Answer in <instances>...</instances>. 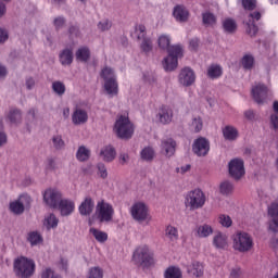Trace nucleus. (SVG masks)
Masks as SVG:
<instances>
[{
  "label": "nucleus",
  "mask_w": 278,
  "mask_h": 278,
  "mask_svg": "<svg viewBox=\"0 0 278 278\" xmlns=\"http://www.w3.org/2000/svg\"><path fill=\"white\" fill-rule=\"evenodd\" d=\"M132 262L136 266H140L141 268H149L155 264L153 260V252L148 248V245H139L134 254Z\"/></svg>",
  "instance_id": "1"
},
{
  "label": "nucleus",
  "mask_w": 278,
  "mask_h": 278,
  "mask_svg": "<svg viewBox=\"0 0 278 278\" xmlns=\"http://www.w3.org/2000/svg\"><path fill=\"white\" fill-rule=\"evenodd\" d=\"M94 216L102 224L112 223L114 220V206L105 200H99L96 205Z\"/></svg>",
  "instance_id": "2"
},
{
  "label": "nucleus",
  "mask_w": 278,
  "mask_h": 278,
  "mask_svg": "<svg viewBox=\"0 0 278 278\" xmlns=\"http://www.w3.org/2000/svg\"><path fill=\"white\" fill-rule=\"evenodd\" d=\"M104 80V90L110 97L118 94V81H116V74L112 67L105 66L100 73Z\"/></svg>",
  "instance_id": "3"
},
{
  "label": "nucleus",
  "mask_w": 278,
  "mask_h": 278,
  "mask_svg": "<svg viewBox=\"0 0 278 278\" xmlns=\"http://www.w3.org/2000/svg\"><path fill=\"white\" fill-rule=\"evenodd\" d=\"M232 247L239 253H247L253 249V237L245 231H238L232 236Z\"/></svg>",
  "instance_id": "4"
},
{
  "label": "nucleus",
  "mask_w": 278,
  "mask_h": 278,
  "mask_svg": "<svg viewBox=\"0 0 278 278\" xmlns=\"http://www.w3.org/2000/svg\"><path fill=\"white\" fill-rule=\"evenodd\" d=\"M179 58H184V48L181 46H172L168 50V55L163 60V68L170 73L177 68Z\"/></svg>",
  "instance_id": "5"
},
{
  "label": "nucleus",
  "mask_w": 278,
  "mask_h": 278,
  "mask_svg": "<svg viewBox=\"0 0 278 278\" xmlns=\"http://www.w3.org/2000/svg\"><path fill=\"white\" fill-rule=\"evenodd\" d=\"M114 130L118 138L129 140L134 136V124L129 117L121 115L115 122Z\"/></svg>",
  "instance_id": "6"
},
{
  "label": "nucleus",
  "mask_w": 278,
  "mask_h": 278,
  "mask_svg": "<svg viewBox=\"0 0 278 278\" xmlns=\"http://www.w3.org/2000/svg\"><path fill=\"white\" fill-rule=\"evenodd\" d=\"M185 205L191 211L201 210L205 205V193L201 189L189 191L185 198Z\"/></svg>",
  "instance_id": "7"
},
{
  "label": "nucleus",
  "mask_w": 278,
  "mask_h": 278,
  "mask_svg": "<svg viewBox=\"0 0 278 278\" xmlns=\"http://www.w3.org/2000/svg\"><path fill=\"white\" fill-rule=\"evenodd\" d=\"M34 268H36V264L27 257L22 256L14 263L15 274L21 278L31 277L34 275Z\"/></svg>",
  "instance_id": "8"
},
{
  "label": "nucleus",
  "mask_w": 278,
  "mask_h": 278,
  "mask_svg": "<svg viewBox=\"0 0 278 278\" xmlns=\"http://www.w3.org/2000/svg\"><path fill=\"white\" fill-rule=\"evenodd\" d=\"M130 216L137 223H150L151 214H149V206L144 202H137L130 207Z\"/></svg>",
  "instance_id": "9"
},
{
  "label": "nucleus",
  "mask_w": 278,
  "mask_h": 278,
  "mask_svg": "<svg viewBox=\"0 0 278 278\" xmlns=\"http://www.w3.org/2000/svg\"><path fill=\"white\" fill-rule=\"evenodd\" d=\"M62 201V192L58 189L49 188L43 192V202L48 207L58 210L59 203Z\"/></svg>",
  "instance_id": "10"
},
{
  "label": "nucleus",
  "mask_w": 278,
  "mask_h": 278,
  "mask_svg": "<svg viewBox=\"0 0 278 278\" xmlns=\"http://www.w3.org/2000/svg\"><path fill=\"white\" fill-rule=\"evenodd\" d=\"M31 205V197L29 194H22L20 198L10 203V211L13 214L21 215L25 212V207Z\"/></svg>",
  "instance_id": "11"
},
{
  "label": "nucleus",
  "mask_w": 278,
  "mask_h": 278,
  "mask_svg": "<svg viewBox=\"0 0 278 278\" xmlns=\"http://www.w3.org/2000/svg\"><path fill=\"white\" fill-rule=\"evenodd\" d=\"M178 81L180 86L189 88V86H192L194 81H197V74H194V71L192 68L185 67L180 71L178 75Z\"/></svg>",
  "instance_id": "12"
},
{
  "label": "nucleus",
  "mask_w": 278,
  "mask_h": 278,
  "mask_svg": "<svg viewBox=\"0 0 278 278\" xmlns=\"http://www.w3.org/2000/svg\"><path fill=\"white\" fill-rule=\"evenodd\" d=\"M228 170L230 177L233 179H240L244 175V161L240 159H233L228 164Z\"/></svg>",
  "instance_id": "13"
},
{
  "label": "nucleus",
  "mask_w": 278,
  "mask_h": 278,
  "mask_svg": "<svg viewBox=\"0 0 278 278\" xmlns=\"http://www.w3.org/2000/svg\"><path fill=\"white\" fill-rule=\"evenodd\" d=\"M192 151L198 157H205L210 153V141L203 137L198 138L193 142Z\"/></svg>",
  "instance_id": "14"
},
{
  "label": "nucleus",
  "mask_w": 278,
  "mask_h": 278,
  "mask_svg": "<svg viewBox=\"0 0 278 278\" xmlns=\"http://www.w3.org/2000/svg\"><path fill=\"white\" fill-rule=\"evenodd\" d=\"M177 150V142L173 138H165L161 140V153L165 157H173Z\"/></svg>",
  "instance_id": "15"
},
{
  "label": "nucleus",
  "mask_w": 278,
  "mask_h": 278,
  "mask_svg": "<svg viewBox=\"0 0 278 278\" xmlns=\"http://www.w3.org/2000/svg\"><path fill=\"white\" fill-rule=\"evenodd\" d=\"M252 97L258 105H262L268 97V87L264 84H258L252 88Z\"/></svg>",
  "instance_id": "16"
},
{
  "label": "nucleus",
  "mask_w": 278,
  "mask_h": 278,
  "mask_svg": "<svg viewBox=\"0 0 278 278\" xmlns=\"http://www.w3.org/2000/svg\"><path fill=\"white\" fill-rule=\"evenodd\" d=\"M56 210L60 211L61 216H71L75 212V202L68 199H61Z\"/></svg>",
  "instance_id": "17"
},
{
  "label": "nucleus",
  "mask_w": 278,
  "mask_h": 278,
  "mask_svg": "<svg viewBox=\"0 0 278 278\" xmlns=\"http://www.w3.org/2000/svg\"><path fill=\"white\" fill-rule=\"evenodd\" d=\"M74 125H86L88 123V112L81 108H76L72 114Z\"/></svg>",
  "instance_id": "18"
},
{
  "label": "nucleus",
  "mask_w": 278,
  "mask_h": 278,
  "mask_svg": "<svg viewBox=\"0 0 278 278\" xmlns=\"http://www.w3.org/2000/svg\"><path fill=\"white\" fill-rule=\"evenodd\" d=\"M187 273L188 275H190V277H193V278L203 277V274H204L203 263L193 261L192 264H190L187 267Z\"/></svg>",
  "instance_id": "19"
},
{
  "label": "nucleus",
  "mask_w": 278,
  "mask_h": 278,
  "mask_svg": "<svg viewBox=\"0 0 278 278\" xmlns=\"http://www.w3.org/2000/svg\"><path fill=\"white\" fill-rule=\"evenodd\" d=\"M78 210L81 216H90L94 210V200H92L90 197H87L85 201L81 202Z\"/></svg>",
  "instance_id": "20"
},
{
  "label": "nucleus",
  "mask_w": 278,
  "mask_h": 278,
  "mask_svg": "<svg viewBox=\"0 0 278 278\" xmlns=\"http://www.w3.org/2000/svg\"><path fill=\"white\" fill-rule=\"evenodd\" d=\"M100 157L103 162H114L116 159V150L112 146H105L100 151Z\"/></svg>",
  "instance_id": "21"
},
{
  "label": "nucleus",
  "mask_w": 278,
  "mask_h": 278,
  "mask_svg": "<svg viewBox=\"0 0 278 278\" xmlns=\"http://www.w3.org/2000/svg\"><path fill=\"white\" fill-rule=\"evenodd\" d=\"M157 116H159V121L163 123V125H168V123L173 121V109L168 106H162L159 110Z\"/></svg>",
  "instance_id": "22"
},
{
  "label": "nucleus",
  "mask_w": 278,
  "mask_h": 278,
  "mask_svg": "<svg viewBox=\"0 0 278 278\" xmlns=\"http://www.w3.org/2000/svg\"><path fill=\"white\" fill-rule=\"evenodd\" d=\"M174 17L179 23H186L188 21V17L190 16V12H188V9L185 7L178 5L174 9Z\"/></svg>",
  "instance_id": "23"
},
{
  "label": "nucleus",
  "mask_w": 278,
  "mask_h": 278,
  "mask_svg": "<svg viewBox=\"0 0 278 278\" xmlns=\"http://www.w3.org/2000/svg\"><path fill=\"white\" fill-rule=\"evenodd\" d=\"M223 136L225 140H229L230 142H233V140H238V128L233 126H226L223 128Z\"/></svg>",
  "instance_id": "24"
},
{
  "label": "nucleus",
  "mask_w": 278,
  "mask_h": 278,
  "mask_svg": "<svg viewBox=\"0 0 278 278\" xmlns=\"http://www.w3.org/2000/svg\"><path fill=\"white\" fill-rule=\"evenodd\" d=\"M59 60L62 66H71V64H73V50L64 49L59 54Z\"/></svg>",
  "instance_id": "25"
},
{
  "label": "nucleus",
  "mask_w": 278,
  "mask_h": 278,
  "mask_svg": "<svg viewBox=\"0 0 278 278\" xmlns=\"http://www.w3.org/2000/svg\"><path fill=\"white\" fill-rule=\"evenodd\" d=\"M8 118L12 125H20L23 122V112L18 109H11Z\"/></svg>",
  "instance_id": "26"
},
{
  "label": "nucleus",
  "mask_w": 278,
  "mask_h": 278,
  "mask_svg": "<svg viewBox=\"0 0 278 278\" xmlns=\"http://www.w3.org/2000/svg\"><path fill=\"white\" fill-rule=\"evenodd\" d=\"M241 66L243 71H253L255 66V58L252 54H245L241 59Z\"/></svg>",
  "instance_id": "27"
},
{
  "label": "nucleus",
  "mask_w": 278,
  "mask_h": 278,
  "mask_svg": "<svg viewBox=\"0 0 278 278\" xmlns=\"http://www.w3.org/2000/svg\"><path fill=\"white\" fill-rule=\"evenodd\" d=\"M143 162H153L155 160V150L152 147H146L140 152Z\"/></svg>",
  "instance_id": "28"
},
{
  "label": "nucleus",
  "mask_w": 278,
  "mask_h": 278,
  "mask_svg": "<svg viewBox=\"0 0 278 278\" xmlns=\"http://www.w3.org/2000/svg\"><path fill=\"white\" fill-rule=\"evenodd\" d=\"M157 45L162 51H167V53H168V50L173 47V46H170V36H168V35L159 36Z\"/></svg>",
  "instance_id": "29"
},
{
  "label": "nucleus",
  "mask_w": 278,
  "mask_h": 278,
  "mask_svg": "<svg viewBox=\"0 0 278 278\" xmlns=\"http://www.w3.org/2000/svg\"><path fill=\"white\" fill-rule=\"evenodd\" d=\"M202 23L205 27H214L216 25V15L210 11L202 13Z\"/></svg>",
  "instance_id": "30"
},
{
  "label": "nucleus",
  "mask_w": 278,
  "mask_h": 278,
  "mask_svg": "<svg viewBox=\"0 0 278 278\" xmlns=\"http://www.w3.org/2000/svg\"><path fill=\"white\" fill-rule=\"evenodd\" d=\"M213 244L216 249H225L227 247V236L223 235V232H218L213 238Z\"/></svg>",
  "instance_id": "31"
},
{
  "label": "nucleus",
  "mask_w": 278,
  "mask_h": 278,
  "mask_svg": "<svg viewBox=\"0 0 278 278\" xmlns=\"http://www.w3.org/2000/svg\"><path fill=\"white\" fill-rule=\"evenodd\" d=\"M223 75V67H220V65H210L207 68V76L211 79H218V77H222Z\"/></svg>",
  "instance_id": "32"
},
{
  "label": "nucleus",
  "mask_w": 278,
  "mask_h": 278,
  "mask_svg": "<svg viewBox=\"0 0 278 278\" xmlns=\"http://www.w3.org/2000/svg\"><path fill=\"white\" fill-rule=\"evenodd\" d=\"M89 232L91 233V236H93L97 242H108V232L99 230L97 228H90Z\"/></svg>",
  "instance_id": "33"
},
{
  "label": "nucleus",
  "mask_w": 278,
  "mask_h": 278,
  "mask_svg": "<svg viewBox=\"0 0 278 278\" xmlns=\"http://www.w3.org/2000/svg\"><path fill=\"white\" fill-rule=\"evenodd\" d=\"M165 278H184L181 269L177 266H170L165 270Z\"/></svg>",
  "instance_id": "34"
},
{
  "label": "nucleus",
  "mask_w": 278,
  "mask_h": 278,
  "mask_svg": "<svg viewBox=\"0 0 278 278\" xmlns=\"http://www.w3.org/2000/svg\"><path fill=\"white\" fill-rule=\"evenodd\" d=\"M76 160L78 162H88L90 160V150L86 147H79L76 152Z\"/></svg>",
  "instance_id": "35"
},
{
  "label": "nucleus",
  "mask_w": 278,
  "mask_h": 278,
  "mask_svg": "<svg viewBox=\"0 0 278 278\" xmlns=\"http://www.w3.org/2000/svg\"><path fill=\"white\" fill-rule=\"evenodd\" d=\"M76 60H78V62H88V60H90V49L87 47L79 48L76 51Z\"/></svg>",
  "instance_id": "36"
},
{
  "label": "nucleus",
  "mask_w": 278,
  "mask_h": 278,
  "mask_svg": "<svg viewBox=\"0 0 278 278\" xmlns=\"http://www.w3.org/2000/svg\"><path fill=\"white\" fill-rule=\"evenodd\" d=\"M140 49L142 53L149 54L151 51H153V40L151 37H146L144 39H141L140 42Z\"/></svg>",
  "instance_id": "37"
},
{
  "label": "nucleus",
  "mask_w": 278,
  "mask_h": 278,
  "mask_svg": "<svg viewBox=\"0 0 278 278\" xmlns=\"http://www.w3.org/2000/svg\"><path fill=\"white\" fill-rule=\"evenodd\" d=\"M223 29L226 31V34H233V31L238 29V25L236 24V21L226 18L223 21Z\"/></svg>",
  "instance_id": "38"
},
{
  "label": "nucleus",
  "mask_w": 278,
  "mask_h": 278,
  "mask_svg": "<svg viewBox=\"0 0 278 278\" xmlns=\"http://www.w3.org/2000/svg\"><path fill=\"white\" fill-rule=\"evenodd\" d=\"M165 236L170 240V242L179 240V231L175 226H167L165 229Z\"/></svg>",
  "instance_id": "39"
},
{
  "label": "nucleus",
  "mask_w": 278,
  "mask_h": 278,
  "mask_svg": "<svg viewBox=\"0 0 278 278\" xmlns=\"http://www.w3.org/2000/svg\"><path fill=\"white\" fill-rule=\"evenodd\" d=\"M27 240L31 247H38L42 242V235L38 231H31L28 233Z\"/></svg>",
  "instance_id": "40"
},
{
  "label": "nucleus",
  "mask_w": 278,
  "mask_h": 278,
  "mask_svg": "<svg viewBox=\"0 0 278 278\" xmlns=\"http://www.w3.org/2000/svg\"><path fill=\"white\" fill-rule=\"evenodd\" d=\"M197 233L199 238H207L208 236H212V233H214V229H212V226L205 224L198 227Z\"/></svg>",
  "instance_id": "41"
},
{
  "label": "nucleus",
  "mask_w": 278,
  "mask_h": 278,
  "mask_svg": "<svg viewBox=\"0 0 278 278\" xmlns=\"http://www.w3.org/2000/svg\"><path fill=\"white\" fill-rule=\"evenodd\" d=\"M58 223H60L58 217H55L54 214H50L46 216L43 225L47 227V229H55V227H58Z\"/></svg>",
  "instance_id": "42"
},
{
  "label": "nucleus",
  "mask_w": 278,
  "mask_h": 278,
  "mask_svg": "<svg viewBox=\"0 0 278 278\" xmlns=\"http://www.w3.org/2000/svg\"><path fill=\"white\" fill-rule=\"evenodd\" d=\"M52 90L55 94H58L59 97H62L66 92V85H64V83L60 80L53 81Z\"/></svg>",
  "instance_id": "43"
},
{
  "label": "nucleus",
  "mask_w": 278,
  "mask_h": 278,
  "mask_svg": "<svg viewBox=\"0 0 278 278\" xmlns=\"http://www.w3.org/2000/svg\"><path fill=\"white\" fill-rule=\"evenodd\" d=\"M219 192L226 197L231 194V192H233V184H231L229 180L223 181L219 186Z\"/></svg>",
  "instance_id": "44"
},
{
  "label": "nucleus",
  "mask_w": 278,
  "mask_h": 278,
  "mask_svg": "<svg viewBox=\"0 0 278 278\" xmlns=\"http://www.w3.org/2000/svg\"><path fill=\"white\" fill-rule=\"evenodd\" d=\"M52 147L56 151H62V149H64V147H66V143L64 142V139H62V137L60 135H54L52 137Z\"/></svg>",
  "instance_id": "45"
},
{
  "label": "nucleus",
  "mask_w": 278,
  "mask_h": 278,
  "mask_svg": "<svg viewBox=\"0 0 278 278\" xmlns=\"http://www.w3.org/2000/svg\"><path fill=\"white\" fill-rule=\"evenodd\" d=\"M87 278H103V268L99 266L90 267L87 274Z\"/></svg>",
  "instance_id": "46"
},
{
  "label": "nucleus",
  "mask_w": 278,
  "mask_h": 278,
  "mask_svg": "<svg viewBox=\"0 0 278 278\" xmlns=\"http://www.w3.org/2000/svg\"><path fill=\"white\" fill-rule=\"evenodd\" d=\"M135 36L137 40H144L147 37V27L142 24L135 27Z\"/></svg>",
  "instance_id": "47"
},
{
  "label": "nucleus",
  "mask_w": 278,
  "mask_h": 278,
  "mask_svg": "<svg viewBox=\"0 0 278 278\" xmlns=\"http://www.w3.org/2000/svg\"><path fill=\"white\" fill-rule=\"evenodd\" d=\"M190 129L195 134H199V131L203 129V119H201V117L193 118L190 125Z\"/></svg>",
  "instance_id": "48"
},
{
  "label": "nucleus",
  "mask_w": 278,
  "mask_h": 278,
  "mask_svg": "<svg viewBox=\"0 0 278 278\" xmlns=\"http://www.w3.org/2000/svg\"><path fill=\"white\" fill-rule=\"evenodd\" d=\"M41 278H62V276L52 268L48 267L42 270Z\"/></svg>",
  "instance_id": "49"
},
{
  "label": "nucleus",
  "mask_w": 278,
  "mask_h": 278,
  "mask_svg": "<svg viewBox=\"0 0 278 278\" xmlns=\"http://www.w3.org/2000/svg\"><path fill=\"white\" fill-rule=\"evenodd\" d=\"M218 220L222 227L228 228L231 227V225H233V222L231 220V217H229V215H219Z\"/></svg>",
  "instance_id": "50"
},
{
  "label": "nucleus",
  "mask_w": 278,
  "mask_h": 278,
  "mask_svg": "<svg viewBox=\"0 0 278 278\" xmlns=\"http://www.w3.org/2000/svg\"><path fill=\"white\" fill-rule=\"evenodd\" d=\"M242 8L249 11L255 10L257 8V0H241Z\"/></svg>",
  "instance_id": "51"
},
{
  "label": "nucleus",
  "mask_w": 278,
  "mask_h": 278,
  "mask_svg": "<svg viewBox=\"0 0 278 278\" xmlns=\"http://www.w3.org/2000/svg\"><path fill=\"white\" fill-rule=\"evenodd\" d=\"M98 29L100 31H110L112 29V22L109 20H102L98 23Z\"/></svg>",
  "instance_id": "52"
},
{
  "label": "nucleus",
  "mask_w": 278,
  "mask_h": 278,
  "mask_svg": "<svg viewBox=\"0 0 278 278\" xmlns=\"http://www.w3.org/2000/svg\"><path fill=\"white\" fill-rule=\"evenodd\" d=\"M98 175L101 177V179H108V167H105V164L98 163L97 165Z\"/></svg>",
  "instance_id": "53"
},
{
  "label": "nucleus",
  "mask_w": 278,
  "mask_h": 278,
  "mask_svg": "<svg viewBox=\"0 0 278 278\" xmlns=\"http://www.w3.org/2000/svg\"><path fill=\"white\" fill-rule=\"evenodd\" d=\"M257 31H258L257 26L255 25V23L251 22L250 20L248 23L247 34H249V36H255Z\"/></svg>",
  "instance_id": "54"
},
{
  "label": "nucleus",
  "mask_w": 278,
  "mask_h": 278,
  "mask_svg": "<svg viewBox=\"0 0 278 278\" xmlns=\"http://www.w3.org/2000/svg\"><path fill=\"white\" fill-rule=\"evenodd\" d=\"M268 214H269V216H271V218H278V204L277 203H273L268 207Z\"/></svg>",
  "instance_id": "55"
},
{
  "label": "nucleus",
  "mask_w": 278,
  "mask_h": 278,
  "mask_svg": "<svg viewBox=\"0 0 278 278\" xmlns=\"http://www.w3.org/2000/svg\"><path fill=\"white\" fill-rule=\"evenodd\" d=\"M65 23H66V20L62 16H59V17L54 18V21H53V25H54L55 29H62V27H64Z\"/></svg>",
  "instance_id": "56"
},
{
  "label": "nucleus",
  "mask_w": 278,
  "mask_h": 278,
  "mask_svg": "<svg viewBox=\"0 0 278 278\" xmlns=\"http://www.w3.org/2000/svg\"><path fill=\"white\" fill-rule=\"evenodd\" d=\"M8 38H10L8 30L5 28H0V45L8 42Z\"/></svg>",
  "instance_id": "57"
},
{
  "label": "nucleus",
  "mask_w": 278,
  "mask_h": 278,
  "mask_svg": "<svg viewBox=\"0 0 278 278\" xmlns=\"http://www.w3.org/2000/svg\"><path fill=\"white\" fill-rule=\"evenodd\" d=\"M271 222L269 223V229H271V231L277 232L278 231V217H271Z\"/></svg>",
  "instance_id": "58"
},
{
  "label": "nucleus",
  "mask_w": 278,
  "mask_h": 278,
  "mask_svg": "<svg viewBox=\"0 0 278 278\" xmlns=\"http://www.w3.org/2000/svg\"><path fill=\"white\" fill-rule=\"evenodd\" d=\"M36 86V80L31 77L26 78V88L27 90H34Z\"/></svg>",
  "instance_id": "59"
},
{
  "label": "nucleus",
  "mask_w": 278,
  "mask_h": 278,
  "mask_svg": "<svg viewBox=\"0 0 278 278\" xmlns=\"http://www.w3.org/2000/svg\"><path fill=\"white\" fill-rule=\"evenodd\" d=\"M46 168H47L48 170H55V160H53V159H48V160L46 161Z\"/></svg>",
  "instance_id": "60"
},
{
  "label": "nucleus",
  "mask_w": 278,
  "mask_h": 278,
  "mask_svg": "<svg viewBox=\"0 0 278 278\" xmlns=\"http://www.w3.org/2000/svg\"><path fill=\"white\" fill-rule=\"evenodd\" d=\"M250 18L251 23H255V21H260V18H262V13L258 11L250 13Z\"/></svg>",
  "instance_id": "61"
},
{
  "label": "nucleus",
  "mask_w": 278,
  "mask_h": 278,
  "mask_svg": "<svg viewBox=\"0 0 278 278\" xmlns=\"http://www.w3.org/2000/svg\"><path fill=\"white\" fill-rule=\"evenodd\" d=\"M189 47L192 51H197V49H199V39H191L189 42Z\"/></svg>",
  "instance_id": "62"
},
{
  "label": "nucleus",
  "mask_w": 278,
  "mask_h": 278,
  "mask_svg": "<svg viewBox=\"0 0 278 278\" xmlns=\"http://www.w3.org/2000/svg\"><path fill=\"white\" fill-rule=\"evenodd\" d=\"M270 123H271L274 129L278 130V115L277 114H273L270 116Z\"/></svg>",
  "instance_id": "63"
},
{
  "label": "nucleus",
  "mask_w": 278,
  "mask_h": 278,
  "mask_svg": "<svg viewBox=\"0 0 278 278\" xmlns=\"http://www.w3.org/2000/svg\"><path fill=\"white\" fill-rule=\"evenodd\" d=\"M241 275H242V270L240 268H235L230 273L231 278H240Z\"/></svg>",
  "instance_id": "64"
}]
</instances>
